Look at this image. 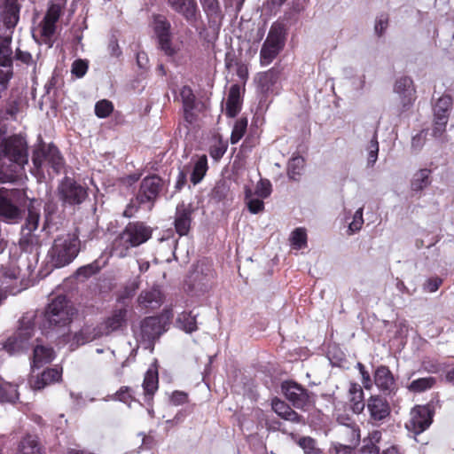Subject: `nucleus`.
<instances>
[{
	"mask_svg": "<svg viewBox=\"0 0 454 454\" xmlns=\"http://www.w3.org/2000/svg\"><path fill=\"white\" fill-rule=\"evenodd\" d=\"M81 241L75 233L59 235L49 251L50 262L55 268L71 263L80 252Z\"/></svg>",
	"mask_w": 454,
	"mask_h": 454,
	"instance_id": "obj_3",
	"label": "nucleus"
},
{
	"mask_svg": "<svg viewBox=\"0 0 454 454\" xmlns=\"http://www.w3.org/2000/svg\"><path fill=\"white\" fill-rule=\"evenodd\" d=\"M127 316L128 309L124 307L114 309L111 316L99 324L104 335H109L113 332L126 326Z\"/></svg>",
	"mask_w": 454,
	"mask_h": 454,
	"instance_id": "obj_17",
	"label": "nucleus"
},
{
	"mask_svg": "<svg viewBox=\"0 0 454 454\" xmlns=\"http://www.w3.org/2000/svg\"><path fill=\"white\" fill-rule=\"evenodd\" d=\"M431 171L427 168H422L416 172L411 183V188L414 192H420L431 184Z\"/></svg>",
	"mask_w": 454,
	"mask_h": 454,
	"instance_id": "obj_28",
	"label": "nucleus"
},
{
	"mask_svg": "<svg viewBox=\"0 0 454 454\" xmlns=\"http://www.w3.org/2000/svg\"><path fill=\"white\" fill-rule=\"evenodd\" d=\"M54 358V351L51 348L43 345H36L34 348L33 366L41 367L51 363Z\"/></svg>",
	"mask_w": 454,
	"mask_h": 454,
	"instance_id": "obj_26",
	"label": "nucleus"
},
{
	"mask_svg": "<svg viewBox=\"0 0 454 454\" xmlns=\"http://www.w3.org/2000/svg\"><path fill=\"white\" fill-rule=\"evenodd\" d=\"M20 105L19 99H10L6 105V114L14 117L20 111Z\"/></svg>",
	"mask_w": 454,
	"mask_h": 454,
	"instance_id": "obj_64",
	"label": "nucleus"
},
{
	"mask_svg": "<svg viewBox=\"0 0 454 454\" xmlns=\"http://www.w3.org/2000/svg\"><path fill=\"white\" fill-rule=\"evenodd\" d=\"M32 162L36 170L48 165L52 168L56 173H59L63 167V158L59 149L52 144L41 145L35 149L32 155Z\"/></svg>",
	"mask_w": 454,
	"mask_h": 454,
	"instance_id": "obj_7",
	"label": "nucleus"
},
{
	"mask_svg": "<svg viewBox=\"0 0 454 454\" xmlns=\"http://www.w3.org/2000/svg\"><path fill=\"white\" fill-rule=\"evenodd\" d=\"M191 215L192 208L190 205L187 206L182 203L176 207L175 227L180 236L188 233L191 226Z\"/></svg>",
	"mask_w": 454,
	"mask_h": 454,
	"instance_id": "obj_18",
	"label": "nucleus"
},
{
	"mask_svg": "<svg viewBox=\"0 0 454 454\" xmlns=\"http://www.w3.org/2000/svg\"><path fill=\"white\" fill-rule=\"evenodd\" d=\"M367 163L369 166H372L376 162L379 153V142L377 139V131L374 132L373 137L367 146Z\"/></svg>",
	"mask_w": 454,
	"mask_h": 454,
	"instance_id": "obj_42",
	"label": "nucleus"
},
{
	"mask_svg": "<svg viewBox=\"0 0 454 454\" xmlns=\"http://www.w3.org/2000/svg\"><path fill=\"white\" fill-rule=\"evenodd\" d=\"M12 76V64L0 62V84L5 89Z\"/></svg>",
	"mask_w": 454,
	"mask_h": 454,
	"instance_id": "obj_51",
	"label": "nucleus"
},
{
	"mask_svg": "<svg viewBox=\"0 0 454 454\" xmlns=\"http://www.w3.org/2000/svg\"><path fill=\"white\" fill-rule=\"evenodd\" d=\"M340 434L344 437L346 443L357 446L360 442V430L355 426H345L340 428Z\"/></svg>",
	"mask_w": 454,
	"mask_h": 454,
	"instance_id": "obj_34",
	"label": "nucleus"
},
{
	"mask_svg": "<svg viewBox=\"0 0 454 454\" xmlns=\"http://www.w3.org/2000/svg\"><path fill=\"white\" fill-rule=\"evenodd\" d=\"M10 41L4 40L0 45V62L12 64Z\"/></svg>",
	"mask_w": 454,
	"mask_h": 454,
	"instance_id": "obj_55",
	"label": "nucleus"
},
{
	"mask_svg": "<svg viewBox=\"0 0 454 454\" xmlns=\"http://www.w3.org/2000/svg\"><path fill=\"white\" fill-rule=\"evenodd\" d=\"M176 325L185 333H192L198 329L196 315L192 312H183L176 318Z\"/></svg>",
	"mask_w": 454,
	"mask_h": 454,
	"instance_id": "obj_29",
	"label": "nucleus"
},
{
	"mask_svg": "<svg viewBox=\"0 0 454 454\" xmlns=\"http://www.w3.org/2000/svg\"><path fill=\"white\" fill-rule=\"evenodd\" d=\"M207 170V160L206 155L200 156L194 163L191 175V181L193 184H199Z\"/></svg>",
	"mask_w": 454,
	"mask_h": 454,
	"instance_id": "obj_31",
	"label": "nucleus"
},
{
	"mask_svg": "<svg viewBox=\"0 0 454 454\" xmlns=\"http://www.w3.org/2000/svg\"><path fill=\"white\" fill-rule=\"evenodd\" d=\"M82 334L85 336V340H87V343L104 336L103 331L99 325L97 326H83L82 328Z\"/></svg>",
	"mask_w": 454,
	"mask_h": 454,
	"instance_id": "obj_44",
	"label": "nucleus"
},
{
	"mask_svg": "<svg viewBox=\"0 0 454 454\" xmlns=\"http://www.w3.org/2000/svg\"><path fill=\"white\" fill-rule=\"evenodd\" d=\"M41 27H42L41 33H42V35L43 36L45 42H50L55 33V29H56L55 24L43 20V21L41 23Z\"/></svg>",
	"mask_w": 454,
	"mask_h": 454,
	"instance_id": "obj_56",
	"label": "nucleus"
},
{
	"mask_svg": "<svg viewBox=\"0 0 454 454\" xmlns=\"http://www.w3.org/2000/svg\"><path fill=\"white\" fill-rule=\"evenodd\" d=\"M286 29L283 23L274 22L270 28L265 41L260 51L262 66L270 65L284 49Z\"/></svg>",
	"mask_w": 454,
	"mask_h": 454,
	"instance_id": "obj_4",
	"label": "nucleus"
},
{
	"mask_svg": "<svg viewBox=\"0 0 454 454\" xmlns=\"http://www.w3.org/2000/svg\"><path fill=\"white\" fill-rule=\"evenodd\" d=\"M20 8L14 3L8 5L4 13V22L8 28L14 27L19 21Z\"/></svg>",
	"mask_w": 454,
	"mask_h": 454,
	"instance_id": "obj_37",
	"label": "nucleus"
},
{
	"mask_svg": "<svg viewBox=\"0 0 454 454\" xmlns=\"http://www.w3.org/2000/svg\"><path fill=\"white\" fill-rule=\"evenodd\" d=\"M246 203L249 212L252 214H258L264 209V203L260 199H249Z\"/></svg>",
	"mask_w": 454,
	"mask_h": 454,
	"instance_id": "obj_60",
	"label": "nucleus"
},
{
	"mask_svg": "<svg viewBox=\"0 0 454 454\" xmlns=\"http://www.w3.org/2000/svg\"><path fill=\"white\" fill-rule=\"evenodd\" d=\"M164 332L165 328L160 317H148L141 322L139 331L135 332V335L145 348H150L153 341Z\"/></svg>",
	"mask_w": 454,
	"mask_h": 454,
	"instance_id": "obj_9",
	"label": "nucleus"
},
{
	"mask_svg": "<svg viewBox=\"0 0 454 454\" xmlns=\"http://www.w3.org/2000/svg\"><path fill=\"white\" fill-rule=\"evenodd\" d=\"M359 454H380V448L376 444L364 440V445L359 450Z\"/></svg>",
	"mask_w": 454,
	"mask_h": 454,
	"instance_id": "obj_62",
	"label": "nucleus"
},
{
	"mask_svg": "<svg viewBox=\"0 0 454 454\" xmlns=\"http://www.w3.org/2000/svg\"><path fill=\"white\" fill-rule=\"evenodd\" d=\"M114 110L113 103L107 99H102L96 103L95 114L98 118H106Z\"/></svg>",
	"mask_w": 454,
	"mask_h": 454,
	"instance_id": "obj_41",
	"label": "nucleus"
},
{
	"mask_svg": "<svg viewBox=\"0 0 454 454\" xmlns=\"http://www.w3.org/2000/svg\"><path fill=\"white\" fill-rule=\"evenodd\" d=\"M367 409L370 412V420L373 424L382 422L390 414L387 401L380 395H373L368 399Z\"/></svg>",
	"mask_w": 454,
	"mask_h": 454,
	"instance_id": "obj_15",
	"label": "nucleus"
},
{
	"mask_svg": "<svg viewBox=\"0 0 454 454\" xmlns=\"http://www.w3.org/2000/svg\"><path fill=\"white\" fill-rule=\"evenodd\" d=\"M28 163L27 145L20 136L0 135V183H12L17 174Z\"/></svg>",
	"mask_w": 454,
	"mask_h": 454,
	"instance_id": "obj_1",
	"label": "nucleus"
},
{
	"mask_svg": "<svg viewBox=\"0 0 454 454\" xmlns=\"http://www.w3.org/2000/svg\"><path fill=\"white\" fill-rule=\"evenodd\" d=\"M168 4L188 21L196 17L198 5L195 0H167Z\"/></svg>",
	"mask_w": 454,
	"mask_h": 454,
	"instance_id": "obj_20",
	"label": "nucleus"
},
{
	"mask_svg": "<svg viewBox=\"0 0 454 454\" xmlns=\"http://www.w3.org/2000/svg\"><path fill=\"white\" fill-rule=\"evenodd\" d=\"M114 400L125 403L130 405V403L134 400L132 395V389L129 387H121L112 397Z\"/></svg>",
	"mask_w": 454,
	"mask_h": 454,
	"instance_id": "obj_47",
	"label": "nucleus"
},
{
	"mask_svg": "<svg viewBox=\"0 0 454 454\" xmlns=\"http://www.w3.org/2000/svg\"><path fill=\"white\" fill-rule=\"evenodd\" d=\"M436 380L434 377L419 378L412 380L409 384L408 389L414 393H421L432 388Z\"/></svg>",
	"mask_w": 454,
	"mask_h": 454,
	"instance_id": "obj_32",
	"label": "nucleus"
},
{
	"mask_svg": "<svg viewBox=\"0 0 454 454\" xmlns=\"http://www.w3.org/2000/svg\"><path fill=\"white\" fill-rule=\"evenodd\" d=\"M282 391L286 398L298 409H303L309 403L308 391L301 385L294 381H285L282 384Z\"/></svg>",
	"mask_w": 454,
	"mask_h": 454,
	"instance_id": "obj_14",
	"label": "nucleus"
},
{
	"mask_svg": "<svg viewBox=\"0 0 454 454\" xmlns=\"http://www.w3.org/2000/svg\"><path fill=\"white\" fill-rule=\"evenodd\" d=\"M227 150V145L223 142H218L210 148V155L215 160L221 159Z\"/></svg>",
	"mask_w": 454,
	"mask_h": 454,
	"instance_id": "obj_59",
	"label": "nucleus"
},
{
	"mask_svg": "<svg viewBox=\"0 0 454 454\" xmlns=\"http://www.w3.org/2000/svg\"><path fill=\"white\" fill-rule=\"evenodd\" d=\"M180 96L184 104L185 111L192 110L194 106L195 97L190 87L184 86L182 88Z\"/></svg>",
	"mask_w": 454,
	"mask_h": 454,
	"instance_id": "obj_45",
	"label": "nucleus"
},
{
	"mask_svg": "<svg viewBox=\"0 0 454 454\" xmlns=\"http://www.w3.org/2000/svg\"><path fill=\"white\" fill-rule=\"evenodd\" d=\"M87 190L71 177L66 176L58 186V196L65 205H79L87 198Z\"/></svg>",
	"mask_w": 454,
	"mask_h": 454,
	"instance_id": "obj_8",
	"label": "nucleus"
},
{
	"mask_svg": "<svg viewBox=\"0 0 454 454\" xmlns=\"http://www.w3.org/2000/svg\"><path fill=\"white\" fill-rule=\"evenodd\" d=\"M374 382L376 386L384 392L391 393L395 388V380L388 367L379 366L374 372Z\"/></svg>",
	"mask_w": 454,
	"mask_h": 454,
	"instance_id": "obj_19",
	"label": "nucleus"
},
{
	"mask_svg": "<svg viewBox=\"0 0 454 454\" xmlns=\"http://www.w3.org/2000/svg\"><path fill=\"white\" fill-rule=\"evenodd\" d=\"M290 241L296 249H301L307 245V233L303 228H296L291 234Z\"/></svg>",
	"mask_w": 454,
	"mask_h": 454,
	"instance_id": "obj_40",
	"label": "nucleus"
},
{
	"mask_svg": "<svg viewBox=\"0 0 454 454\" xmlns=\"http://www.w3.org/2000/svg\"><path fill=\"white\" fill-rule=\"evenodd\" d=\"M60 16V7L57 4H52L47 11L43 20L51 23L56 24Z\"/></svg>",
	"mask_w": 454,
	"mask_h": 454,
	"instance_id": "obj_58",
	"label": "nucleus"
},
{
	"mask_svg": "<svg viewBox=\"0 0 454 454\" xmlns=\"http://www.w3.org/2000/svg\"><path fill=\"white\" fill-rule=\"evenodd\" d=\"M143 387L146 395H153L158 389V373L148 370L145 375Z\"/></svg>",
	"mask_w": 454,
	"mask_h": 454,
	"instance_id": "obj_36",
	"label": "nucleus"
},
{
	"mask_svg": "<svg viewBox=\"0 0 454 454\" xmlns=\"http://www.w3.org/2000/svg\"><path fill=\"white\" fill-rule=\"evenodd\" d=\"M17 332L9 337L3 345V348L10 355H17L29 347V340L34 335L35 328L32 319L24 317L20 321Z\"/></svg>",
	"mask_w": 454,
	"mask_h": 454,
	"instance_id": "obj_6",
	"label": "nucleus"
},
{
	"mask_svg": "<svg viewBox=\"0 0 454 454\" xmlns=\"http://www.w3.org/2000/svg\"><path fill=\"white\" fill-rule=\"evenodd\" d=\"M170 28V22L164 16L157 15L154 17V31L159 47L168 57H174L178 52L179 48L171 43Z\"/></svg>",
	"mask_w": 454,
	"mask_h": 454,
	"instance_id": "obj_12",
	"label": "nucleus"
},
{
	"mask_svg": "<svg viewBox=\"0 0 454 454\" xmlns=\"http://www.w3.org/2000/svg\"><path fill=\"white\" fill-rule=\"evenodd\" d=\"M448 115H443L442 117H434V126L432 129V135L440 138L442 137L446 130V125L448 123Z\"/></svg>",
	"mask_w": 454,
	"mask_h": 454,
	"instance_id": "obj_43",
	"label": "nucleus"
},
{
	"mask_svg": "<svg viewBox=\"0 0 454 454\" xmlns=\"http://www.w3.org/2000/svg\"><path fill=\"white\" fill-rule=\"evenodd\" d=\"M68 342L70 343V348L72 349H74L78 348L81 345H84L87 343V340H85V336L82 334V329L75 333L70 340H68Z\"/></svg>",
	"mask_w": 454,
	"mask_h": 454,
	"instance_id": "obj_61",
	"label": "nucleus"
},
{
	"mask_svg": "<svg viewBox=\"0 0 454 454\" xmlns=\"http://www.w3.org/2000/svg\"><path fill=\"white\" fill-rule=\"evenodd\" d=\"M271 184L267 179H261L255 187L254 194L261 199L268 198L271 193Z\"/></svg>",
	"mask_w": 454,
	"mask_h": 454,
	"instance_id": "obj_46",
	"label": "nucleus"
},
{
	"mask_svg": "<svg viewBox=\"0 0 454 454\" xmlns=\"http://www.w3.org/2000/svg\"><path fill=\"white\" fill-rule=\"evenodd\" d=\"M162 188V180L156 175L145 177L140 184L137 196L139 203H151L153 205Z\"/></svg>",
	"mask_w": 454,
	"mask_h": 454,
	"instance_id": "obj_13",
	"label": "nucleus"
},
{
	"mask_svg": "<svg viewBox=\"0 0 454 454\" xmlns=\"http://www.w3.org/2000/svg\"><path fill=\"white\" fill-rule=\"evenodd\" d=\"M162 294L158 287H153L150 290L144 291L138 297L140 305L145 308H157L162 302Z\"/></svg>",
	"mask_w": 454,
	"mask_h": 454,
	"instance_id": "obj_24",
	"label": "nucleus"
},
{
	"mask_svg": "<svg viewBox=\"0 0 454 454\" xmlns=\"http://www.w3.org/2000/svg\"><path fill=\"white\" fill-rule=\"evenodd\" d=\"M433 417L434 411L429 405H417L411 409L405 427L414 434H419L430 427Z\"/></svg>",
	"mask_w": 454,
	"mask_h": 454,
	"instance_id": "obj_10",
	"label": "nucleus"
},
{
	"mask_svg": "<svg viewBox=\"0 0 454 454\" xmlns=\"http://www.w3.org/2000/svg\"><path fill=\"white\" fill-rule=\"evenodd\" d=\"M363 211L364 207H361L355 212L353 220L348 225V231H350V234L361 230L364 223Z\"/></svg>",
	"mask_w": 454,
	"mask_h": 454,
	"instance_id": "obj_49",
	"label": "nucleus"
},
{
	"mask_svg": "<svg viewBox=\"0 0 454 454\" xmlns=\"http://www.w3.org/2000/svg\"><path fill=\"white\" fill-rule=\"evenodd\" d=\"M442 284V279L439 277H433L427 278L423 284L424 291L427 293H434L438 290L440 286Z\"/></svg>",
	"mask_w": 454,
	"mask_h": 454,
	"instance_id": "obj_54",
	"label": "nucleus"
},
{
	"mask_svg": "<svg viewBox=\"0 0 454 454\" xmlns=\"http://www.w3.org/2000/svg\"><path fill=\"white\" fill-rule=\"evenodd\" d=\"M356 447L348 443L333 442L330 451L332 454H356Z\"/></svg>",
	"mask_w": 454,
	"mask_h": 454,
	"instance_id": "obj_50",
	"label": "nucleus"
},
{
	"mask_svg": "<svg viewBox=\"0 0 454 454\" xmlns=\"http://www.w3.org/2000/svg\"><path fill=\"white\" fill-rule=\"evenodd\" d=\"M40 215L33 209H28V215L26 220L25 229L29 232L35 231L38 227Z\"/></svg>",
	"mask_w": 454,
	"mask_h": 454,
	"instance_id": "obj_52",
	"label": "nucleus"
},
{
	"mask_svg": "<svg viewBox=\"0 0 454 454\" xmlns=\"http://www.w3.org/2000/svg\"><path fill=\"white\" fill-rule=\"evenodd\" d=\"M18 400L17 385L0 380V403H15Z\"/></svg>",
	"mask_w": 454,
	"mask_h": 454,
	"instance_id": "obj_27",
	"label": "nucleus"
},
{
	"mask_svg": "<svg viewBox=\"0 0 454 454\" xmlns=\"http://www.w3.org/2000/svg\"><path fill=\"white\" fill-rule=\"evenodd\" d=\"M241 105L242 99L240 95V86L238 84H233L230 88L226 101V115L231 118L235 117L240 112Z\"/></svg>",
	"mask_w": 454,
	"mask_h": 454,
	"instance_id": "obj_21",
	"label": "nucleus"
},
{
	"mask_svg": "<svg viewBox=\"0 0 454 454\" xmlns=\"http://www.w3.org/2000/svg\"><path fill=\"white\" fill-rule=\"evenodd\" d=\"M0 217L8 223H18L22 218V210L9 193H0Z\"/></svg>",
	"mask_w": 454,
	"mask_h": 454,
	"instance_id": "obj_16",
	"label": "nucleus"
},
{
	"mask_svg": "<svg viewBox=\"0 0 454 454\" xmlns=\"http://www.w3.org/2000/svg\"><path fill=\"white\" fill-rule=\"evenodd\" d=\"M394 92L398 96L400 101L398 114L401 115L411 110L416 100V90L412 79L409 76L398 78L394 85Z\"/></svg>",
	"mask_w": 454,
	"mask_h": 454,
	"instance_id": "obj_11",
	"label": "nucleus"
},
{
	"mask_svg": "<svg viewBox=\"0 0 454 454\" xmlns=\"http://www.w3.org/2000/svg\"><path fill=\"white\" fill-rule=\"evenodd\" d=\"M426 140V133L421 131L415 135L411 139V147L415 151H419L423 146Z\"/></svg>",
	"mask_w": 454,
	"mask_h": 454,
	"instance_id": "obj_63",
	"label": "nucleus"
},
{
	"mask_svg": "<svg viewBox=\"0 0 454 454\" xmlns=\"http://www.w3.org/2000/svg\"><path fill=\"white\" fill-rule=\"evenodd\" d=\"M74 313V309L69 304L66 297L58 296L48 305L45 310V324H48L50 328L65 326L71 322Z\"/></svg>",
	"mask_w": 454,
	"mask_h": 454,
	"instance_id": "obj_5",
	"label": "nucleus"
},
{
	"mask_svg": "<svg viewBox=\"0 0 454 454\" xmlns=\"http://www.w3.org/2000/svg\"><path fill=\"white\" fill-rule=\"evenodd\" d=\"M247 127V118L239 119L233 127L231 135V143L237 144L244 136Z\"/></svg>",
	"mask_w": 454,
	"mask_h": 454,
	"instance_id": "obj_39",
	"label": "nucleus"
},
{
	"mask_svg": "<svg viewBox=\"0 0 454 454\" xmlns=\"http://www.w3.org/2000/svg\"><path fill=\"white\" fill-rule=\"evenodd\" d=\"M388 24V18L387 14H380L377 17L374 26L375 33L380 36L385 32L386 28L387 27Z\"/></svg>",
	"mask_w": 454,
	"mask_h": 454,
	"instance_id": "obj_57",
	"label": "nucleus"
},
{
	"mask_svg": "<svg viewBox=\"0 0 454 454\" xmlns=\"http://www.w3.org/2000/svg\"><path fill=\"white\" fill-rule=\"evenodd\" d=\"M298 444L303 450L304 454H323L317 447V442L309 436L301 437Z\"/></svg>",
	"mask_w": 454,
	"mask_h": 454,
	"instance_id": "obj_38",
	"label": "nucleus"
},
{
	"mask_svg": "<svg viewBox=\"0 0 454 454\" xmlns=\"http://www.w3.org/2000/svg\"><path fill=\"white\" fill-rule=\"evenodd\" d=\"M348 395L352 411L356 414H360L365 406L363 388L357 383H350Z\"/></svg>",
	"mask_w": 454,
	"mask_h": 454,
	"instance_id": "obj_25",
	"label": "nucleus"
},
{
	"mask_svg": "<svg viewBox=\"0 0 454 454\" xmlns=\"http://www.w3.org/2000/svg\"><path fill=\"white\" fill-rule=\"evenodd\" d=\"M452 106V98L449 95H442L438 98L434 106V116L442 117L443 115L449 116V111Z\"/></svg>",
	"mask_w": 454,
	"mask_h": 454,
	"instance_id": "obj_33",
	"label": "nucleus"
},
{
	"mask_svg": "<svg viewBox=\"0 0 454 454\" xmlns=\"http://www.w3.org/2000/svg\"><path fill=\"white\" fill-rule=\"evenodd\" d=\"M278 80V72L274 68L267 72L258 74V90L263 93L268 94L273 91V88Z\"/></svg>",
	"mask_w": 454,
	"mask_h": 454,
	"instance_id": "obj_23",
	"label": "nucleus"
},
{
	"mask_svg": "<svg viewBox=\"0 0 454 454\" xmlns=\"http://www.w3.org/2000/svg\"><path fill=\"white\" fill-rule=\"evenodd\" d=\"M17 454H42L41 448L32 435H27L20 442Z\"/></svg>",
	"mask_w": 454,
	"mask_h": 454,
	"instance_id": "obj_30",
	"label": "nucleus"
},
{
	"mask_svg": "<svg viewBox=\"0 0 454 454\" xmlns=\"http://www.w3.org/2000/svg\"><path fill=\"white\" fill-rule=\"evenodd\" d=\"M304 167V159L301 156L293 157L287 167V174L291 179L296 180L301 175Z\"/></svg>",
	"mask_w": 454,
	"mask_h": 454,
	"instance_id": "obj_35",
	"label": "nucleus"
},
{
	"mask_svg": "<svg viewBox=\"0 0 454 454\" xmlns=\"http://www.w3.org/2000/svg\"><path fill=\"white\" fill-rule=\"evenodd\" d=\"M88 62L84 59H76L73 62L71 67V73L77 78H82L85 75L88 71Z\"/></svg>",
	"mask_w": 454,
	"mask_h": 454,
	"instance_id": "obj_48",
	"label": "nucleus"
},
{
	"mask_svg": "<svg viewBox=\"0 0 454 454\" xmlns=\"http://www.w3.org/2000/svg\"><path fill=\"white\" fill-rule=\"evenodd\" d=\"M153 229L143 222H130L112 242V256L124 258L132 247H139L151 239Z\"/></svg>",
	"mask_w": 454,
	"mask_h": 454,
	"instance_id": "obj_2",
	"label": "nucleus"
},
{
	"mask_svg": "<svg viewBox=\"0 0 454 454\" xmlns=\"http://www.w3.org/2000/svg\"><path fill=\"white\" fill-rule=\"evenodd\" d=\"M61 378V372L57 368H51L42 372V380L47 385L59 381Z\"/></svg>",
	"mask_w": 454,
	"mask_h": 454,
	"instance_id": "obj_53",
	"label": "nucleus"
},
{
	"mask_svg": "<svg viewBox=\"0 0 454 454\" xmlns=\"http://www.w3.org/2000/svg\"><path fill=\"white\" fill-rule=\"evenodd\" d=\"M271 405L273 411L283 419L293 423L304 424V420L301 416L291 409L284 401L274 399Z\"/></svg>",
	"mask_w": 454,
	"mask_h": 454,
	"instance_id": "obj_22",
	"label": "nucleus"
}]
</instances>
